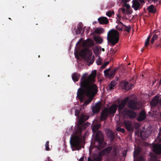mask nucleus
Here are the masks:
<instances>
[{"label":"nucleus","mask_w":161,"mask_h":161,"mask_svg":"<svg viewBox=\"0 0 161 161\" xmlns=\"http://www.w3.org/2000/svg\"><path fill=\"white\" fill-rule=\"evenodd\" d=\"M96 73L97 71L94 70L88 76L87 74H84L81 79L80 83V87L78 90L77 97L82 102L86 93L89 97L84 103L86 105L91 102L98 92L96 85L92 83L96 77Z\"/></svg>","instance_id":"1"},{"label":"nucleus","mask_w":161,"mask_h":161,"mask_svg":"<svg viewBox=\"0 0 161 161\" xmlns=\"http://www.w3.org/2000/svg\"><path fill=\"white\" fill-rule=\"evenodd\" d=\"M129 99V97H127L123 100L118 105H116L117 106V108L118 107V110L119 113L122 114L124 118L129 117L130 119H133L136 115V112L127 108H124Z\"/></svg>","instance_id":"2"},{"label":"nucleus","mask_w":161,"mask_h":161,"mask_svg":"<svg viewBox=\"0 0 161 161\" xmlns=\"http://www.w3.org/2000/svg\"><path fill=\"white\" fill-rule=\"evenodd\" d=\"M117 108V106L115 104H112L109 108H105L101 113L100 120H105L107 119L109 114H115Z\"/></svg>","instance_id":"3"},{"label":"nucleus","mask_w":161,"mask_h":161,"mask_svg":"<svg viewBox=\"0 0 161 161\" xmlns=\"http://www.w3.org/2000/svg\"><path fill=\"white\" fill-rule=\"evenodd\" d=\"M119 33L118 31L114 29L109 31L107 34V40L112 46L117 43L119 41Z\"/></svg>","instance_id":"4"},{"label":"nucleus","mask_w":161,"mask_h":161,"mask_svg":"<svg viewBox=\"0 0 161 161\" xmlns=\"http://www.w3.org/2000/svg\"><path fill=\"white\" fill-rule=\"evenodd\" d=\"M81 137L82 136L81 135L71 136L70 138V144L75 150H79L81 149L80 144L81 142Z\"/></svg>","instance_id":"5"},{"label":"nucleus","mask_w":161,"mask_h":161,"mask_svg":"<svg viewBox=\"0 0 161 161\" xmlns=\"http://www.w3.org/2000/svg\"><path fill=\"white\" fill-rule=\"evenodd\" d=\"M92 51L87 48L83 49L79 53L80 56L83 58L87 62L89 61V63L90 64H92L94 61L93 59L94 57L93 56L92 59Z\"/></svg>","instance_id":"6"},{"label":"nucleus","mask_w":161,"mask_h":161,"mask_svg":"<svg viewBox=\"0 0 161 161\" xmlns=\"http://www.w3.org/2000/svg\"><path fill=\"white\" fill-rule=\"evenodd\" d=\"M104 137L102 132L101 131H98L96 134L95 138V143L97 145L99 149L104 148L105 146V144L103 143Z\"/></svg>","instance_id":"7"},{"label":"nucleus","mask_w":161,"mask_h":161,"mask_svg":"<svg viewBox=\"0 0 161 161\" xmlns=\"http://www.w3.org/2000/svg\"><path fill=\"white\" fill-rule=\"evenodd\" d=\"M152 151L157 155H161V144L154 143L152 147Z\"/></svg>","instance_id":"8"},{"label":"nucleus","mask_w":161,"mask_h":161,"mask_svg":"<svg viewBox=\"0 0 161 161\" xmlns=\"http://www.w3.org/2000/svg\"><path fill=\"white\" fill-rule=\"evenodd\" d=\"M122 88L126 91L129 90L133 87V85L132 84H129L127 81H123L120 84Z\"/></svg>","instance_id":"9"},{"label":"nucleus","mask_w":161,"mask_h":161,"mask_svg":"<svg viewBox=\"0 0 161 161\" xmlns=\"http://www.w3.org/2000/svg\"><path fill=\"white\" fill-rule=\"evenodd\" d=\"M128 102L127 105L128 107L130 109L133 110H135L137 109V102L132 99L128 100Z\"/></svg>","instance_id":"10"},{"label":"nucleus","mask_w":161,"mask_h":161,"mask_svg":"<svg viewBox=\"0 0 161 161\" xmlns=\"http://www.w3.org/2000/svg\"><path fill=\"white\" fill-rule=\"evenodd\" d=\"M111 70V68H109L104 70V73L105 76L109 78H112L114 77L115 74L114 72H113L112 70Z\"/></svg>","instance_id":"11"},{"label":"nucleus","mask_w":161,"mask_h":161,"mask_svg":"<svg viewBox=\"0 0 161 161\" xmlns=\"http://www.w3.org/2000/svg\"><path fill=\"white\" fill-rule=\"evenodd\" d=\"M124 124L126 129L129 131L133 130L134 128L132 126V123L130 121H125Z\"/></svg>","instance_id":"12"},{"label":"nucleus","mask_w":161,"mask_h":161,"mask_svg":"<svg viewBox=\"0 0 161 161\" xmlns=\"http://www.w3.org/2000/svg\"><path fill=\"white\" fill-rule=\"evenodd\" d=\"M102 154L101 152L97 154H94L92 155L93 159L95 161H102L103 159Z\"/></svg>","instance_id":"13"},{"label":"nucleus","mask_w":161,"mask_h":161,"mask_svg":"<svg viewBox=\"0 0 161 161\" xmlns=\"http://www.w3.org/2000/svg\"><path fill=\"white\" fill-rule=\"evenodd\" d=\"M107 135L110 139L111 141H113L115 138V134L113 131L110 130H108L107 132Z\"/></svg>","instance_id":"14"},{"label":"nucleus","mask_w":161,"mask_h":161,"mask_svg":"<svg viewBox=\"0 0 161 161\" xmlns=\"http://www.w3.org/2000/svg\"><path fill=\"white\" fill-rule=\"evenodd\" d=\"M146 113L144 111L142 110L139 113L138 120L140 121H142L146 119Z\"/></svg>","instance_id":"15"},{"label":"nucleus","mask_w":161,"mask_h":161,"mask_svg":"<svg viewBox=\"0 0 161 161\" xmlns=\"http://www.w3.org/2000/svg\"><path fill=\"white\" fill-rule=\"evenodd\" d=\"M159 100V97L157 96H155L152 99L150 104L153 107L156 106L158 103Z\"/></svg>","instance_id":"16"},{"label":"nucleus","mask_w":161,"mask_h":161,"mask_svg":"<svg viewBox=\"0 0 161 161\" xmlns=\"http://www.w3.org/2000/svg\"><path fill=\"white\" fill-rule=\"evenodd\" d=\"M101 108V105L100 104H96L92 107V112L93 113H98L100 110Z\"/></svg>","instance_id":"17"},{"label":"nucleus","mask_w":161,"mask_h":161,"mask_svg":"<svg viewBox=\"0 0 161 161\" xmlns=\"http://www.w3.org/2000/svg\"><path fill=\"white\" fill-rule=\"evenodd\" d=\"M89 118V116L87 115H85V114L81 115V117L78 120L79 123L81 124L86 120H87Z\"/></svg>","instance_id":"18"},{"label":"nucleus","mask_w":161,"mask_h":161,"mask_svg":"<svg viewBox=\"0 0 161 161\" xmlns=\"http://www.w3.org/2000/svg\"><path fill=\"white\" fill-rule=\"evenodd\" d=\"M99 23L101 24H107L108 22V20L106 17H101L98 19Z\"/></svg>","instance_id":"19"},{"label":"nucleus","mask_w":161,"mask_h":161,"mask_svg":"<svg viewBox=\"0 0 161 161\" xmlns=\"http://www.w3.org/2000/svg\"><path fill=\"white\" fill-rule=\"evenodd\" d=\"M140 6V3L139 2L136 0H133V3L132 7L135 10H138Z\"/></svg>","instance_id":"20"},{"label":"nucleus","mask_w":161,"mask_h":161,"mask_svg":"<svg viewBox=\"0 0 161 161\" xmlns=\"http://www.w3.org/2000/svg\"><path fill=\"white\" fill-rule=\"evenodd\" d=\"M112 149V147H108L104 149L101 153L103 155H108L111 152Z\"/></svg>","instance_id":"21"},{"label":"nucleus","mask_w":161,"mask_h":161,"mask_svg":"<svg viewBox=\"0 0 161 161\" xmlns=\"http://www.w3.org/2000/svg\"><path fill=\"white\" fill-rule=\"evenodd\" d=\"M80 75L77 73H74L72 75V79L75 82L78 81L80 78Z\"/></svg>","instance_id":"22"},{"label":"nucleus","mask_w":161,"mask_h":161,"mask_svg":"<svg viewBox=\"0 0 161 161\" xmlns=\"http://www.w3.org/2000/svg\"><path fill=\"white\" fill-rule=\"evenodd\" d=\"M86 127L87 125L85 124L82 123L81 124H80L78 122V129L80 132H81L82 130H85Z\"/></svg>","instance_id":"23"},{"label":"nucleus","mask_w":161,"mask_h":161,"mask_svg":"<svg viewBox=\"0 0 161 161\" xmlns=\"http://www.w3.org/2000/svg\"><path fill=\"white\" fill-rule=\"evenodd\" d=\"M115 87V84L114 81H112L107 87V91H111L114 89Z\"/></svg>","instance_id":"24"},{"label":"nucleus","mask_w":161,"mask_h":161,"mask_svg":"<svg viewBox=\"0 0 161 161\" xmlns=\"http://www.w3.org/2000/svg\"><path fill=\"white\" fill-rule=\"evenodd\" d=\"M82 28V23L80 22L78 24V26H77V29L75 32L76 35L79 34L81 31Z\"/></svg>","instance_id":"25"},{"label":"nucleus","mask_w":161,"mask_h":161,"mask_svg":"<svg viewBox=\"0 0 161 161\" xmlns=\"http://www.w3.org/2000/svg\"><path fill=\"white\" fill-rule=\"evenodd\" d=\"M147 9L149 12L151 13H154L156 12V10L154 8V6L153 5H151L147 8Z\"/></svg>","instance_id":"26"},{"label":"nucleus","mask_w":161,"mask_h":161,"mask_svg":"<svg viewBox=\"0 0 161 161\" xmlns=\"http://www.w3.org/2000/svg\"><path fill=\"white\" fill-rule=\"evenodd\" d=\"M100 126V124H97L94 125L92 127V131L93 132L95 133L99 129Z\"/></svg>","instance_id":"27"},{"label":"nucleus","mask_w":161,"mask_h":161,"mask_svg":"<svg viewBox=\"0 0 161 161\" xmlns=\"http://www.w3.org/2000/svg\"><path fill=\"white\" fill-rule=\"evenodd\" d=\"M104 32V29L103 28H99L96 29L95 30V32L98 34L103 33Z\"/></svg>","instance_id":"28"},{"label":"nucleus","mask_w":161,"mask_h":161,"mask_svg":"<svg viewBox=\"0 0 161 161\" xmlns=\"http://www.w3.org/2000/svg\"><path fill=\"white\" fill-rule=\"evenodd\" d=\"M95 41L97 43L101 44L103 42V39L100 37H95L94 38Z\"/></svg>","instance_id":"29"},{"label":"nucleus","mask_w":161,"mask_h":161,"mask_svg":"<svg viewBox=\"0 0 161 161\" xmlns=\"http://www.w3.org/2000/svg\"><path fill=\"white\" fill-rule=\"evenodd\" d=\"M124 26L125 27L124 31H127L128 33L130 32V30L131 29V26L130 25L127 26L125 25H124Z\"/></svg>","instance_id":"30"},{"label":"nucleus","mask_w":161,"mask_h":161,"mask_svg":"<svg viewBox=\"0 0 161 161\" xmlns=\"http://www.w3.org/2000/svg\"><path fill=\"white\" fill-rule=\"evenodd\" d=\"M114 11L109 10L108 12H107L106 13V15L108 17H111L112 14H114Z\"/></svg>","instance_id":"31"},{"label":"nucleus","mask_w":161,"mask_h":161,"mask_svg":"<svg viewBox=\"0 0 161 161\" xmlns=\"http://www.w3.org/2000/svg\"><path fill=\"white\" fill-rule=\"evenodd\" d=\"M150 38V36H148L145 41V47H147L148 46L149 42V40Z\"/></svg>","instance_id":"32"},{"label":"nucleus","mask_w":161,"mask_h":161,"mask_svg":"<svg viewBox=\"0 0 161 161\" xmlns=\"http://www.w3.org/2000/svg\"><path fill=\"white\" fill-rule=\"evenodd\" d=\"M116 130L119 132H121L122 133L125 132V130L123 128H121L120 127H118L116 128Z\"/></svg>","instance_id":"33"},{"label":"nucleus","mask_w":161,"mask_h":161,"mask_svg":"<svg viewBox=\"0 0 161 161\" xmlns=\"http://www.w3.org/2000/svg\"><path fill=\"white\" fill-rule=\"evenodd\" d=\"M49 142L48 141H47L45 143V148L46 150L47 151H49L50 150V148L49 147Z\"/></svg>","instance_id":"34"},{"label":"nucleus","mask_w":161,"mask_h":161,"mask_svg":"<svg viewBox=\"0 0 161 161\" xmlns=\"http://www.w3.org/2000/svg\"><path fill=\"white\" fill-rule=\"evenodd\" d=\"M139 152H140L139 150H135L133 154V156L134 158L136 156H137L138 155L139 153Z\"/></svg>","instance_id":"35"},{"label":"nucleus","mask_w":161,"mask_h":161,"mask_svg":"<svg viewBox=\"0 0 161 161\" xmlns=\"http://www.w3.org/2000/svg\"><path fill=\"white\" fill-rule=\"evenodd\" d=\"M123 26L118 25L116 26V28L118 30L121 31L123 30Z\"/></svg>","instance_id":"36"},{"label":"nucleus","mask_w":161,"mask_h":161,"mask_svg":"<svg viewBox=\"0 0 161 161\" xmlns=\"http://www.w3.org/2000/svg\"><path fill=\"white\" fill-rule=\"evenodd\" d=\"M134 161H144V159L142 156H140L136 160H135Z\"/></svg>","instance_id":"37"},{"label":"nucleus","mask_w":161,"mask_h":161,"mask_svg":"<svg viewBox=\"0 0 161 161\" xmlns=\"http://www.w3.org/2000/svg\"><path fill=\"white\" fill-rule=\"evenodd\" d=\"M109 62H106L103 64L101 68L103 69L105 68L106 66L109 64Z\"/></svg>","instance_id":"38"},{"label":"nucleus","mask_w":161,"mask_h":161,"mask_svg":"<svg viewBox=\"0 0 161 161\" xmlns=\"http://www.w3.org/2000/svg\"><path fill=\"white\" fill-rule=\"evenodd\" d=\"M75 116H78L79 115L80 113V111L78 109H76L75 111Z\"/></svg>","instance_id":"39"},{"label":"nucleus","mask_w":161,"mask_h":161,"mask_svg":"<svg viewBox=\"0 0 161 161\" xmlns=\"http://www.w3.org/2000/svg\"><path fill=\"white\" fill-rule=\"evenodd\" d=\"M96 62L97 65H100L101 63V60H100V59L99 58H98L96 60Z\"/></svg>","instance_id":"40"},{"label":"nucleus","mask_w":161,"mask_h":161,"mask_svg":"<svg viewBox=\"0 0 161 161\" xmlns=\"http://www.w3.org/2000/svg\"><path fill=\"white\" fill-rule=\"evenodd\" d=\"M158 38V36L157 35L154 34L153 35L152 38L153 39V40H155L157 39Z\"/></svg>","instance_id":"41"},{"label":"nucleus","mask_w":161,"mask_h":161,"mask_svg":"<svg viewBox=\"0 0 161 161\" xmlns=\"http://www.w3.org/2000/svg\"><path fill=\"white\" fill-rule=\"evenodd\" d=\"M125 7L127 9H129L130 7V6L129 4H126V3H125Z\"/></svg>","instance_id":"42"},{"label":"nucleus","mask_w":161,"mask_h":161,"mask_svg":"<svg viewBox=\"0 0 161 161\" xmlns=\"http://www.w3.org/2000/svg\"><path fill=\"white\" fill-rule=\"evenodd\" d=\"M118 24L119 25L122 26H124V25L123 24V23L120 21H119L118 22Z\"/></svg>","instance_id":"43"},{"label":"nucleus","mask_w":161,"mask_h":161,"mask_svg":"<svg viewBox=\"0 0 161 161\" xmlns=\"http://www.w3.org/2000/svg\"><path fill=\"white\" fill-rule=\"evenodd\" d=\"M120 9L121 10V11L123 14H124L125 13V10L124 8H120Z\"/></svg>","instance_id":"44"},{"label":"nucleus","mask_w":161,"mask_h":161,"mask_svg":"<svg viewBox=\"0 0 161 161\" xmlns=\"http://www.w3.org/2000/svg\"><path fill=\"white\" fill-rule=\"evenodd\" d=\"M82 40H83V39L82 38L80 39L79 40V41L77 42V43L76 44V45H77L78 44H79L82 41Z\"/></svg>","instance_id":"45"},{"label":"nucleus","mask_w":161,"mask_h":161,"mask_svg":"<svg viewBox=\"0 0 161 161\" xmlns=\"http://www.w3.org/2000/svg\"><path fill=\"white\" fill-rule=\"evenodd\" d=\"M87 161H95L93 159H92L91 157H89L88 158Z\"/></svg>","instance_id":"46"},{"label":"nucleus","mask_w":161,"mask_h":161,"mask_svg":"<svg viewBox=\"0 0 161 161\" xmlns=\"http://www.w3.org/2000/svg\"><path fill=\"white\" fill-rule=\"evenodd\" d=\"M118 68H116L112 70L113 72H114V73L115 74L116 72L118 70Z\"/></svg>","instance_id":"47"},{"label":"nucleus","mask_w":161,"mask_h":161,"mask_svg":"<svg viewBox=\"0 0 161 161\" xmlns=\"http://www.w3.org/2000/svg\"><path fill=\"white\" fill-rule=\"evenodd\" d=\"M161 136V128H160L159 129V132L158 134V136Z\"/></svg>","instance_id":"48"},{"label":"nucleus","mask_w":161,"mask_h":161,"mask_svg":"<svg viewBox=\"0 0 161 161\" xmlns=\"http://www.w3.org/2000/svg\"><path fill=\"white\" fill-rule=\"evenodd\" d=\"M129 1L130 0H122V1L125 3H126Z\"/></svg>","instance_id":"49"},{"label":"nucleus","mask_w":161,"mask_h":161,"mask_svg":"<svg viewBox=\"0 0 161 161\" xmlns=\"http://www.w3.org/2000/svg\"><path fill=\"white\" fill-rule=\"evenodd\" d=\"M154 41H155V40H153V39L152 38L151 41V44H153Z\"/></svg>","instance_id":"50"},{"label":"nucleus","mask_w":161,"mask_h":161,"mask_svg":"<svg viewBox=\"0 0 161 161\" xmlns=\"http://www.w3.org/2000/svg\"><path fill=\"white\" fill-rule=\"evenodd\" d=\"M46 161H52L50 159V157H48L46 160Z\"/></svg>","instance_id":"51"},{"label":"nucleus","mask_w":161,"mask_h":161,"mask_svg":"<svg viewBox=\"0 0 161 161\" xmlns=\"http://www.w3.org/2000/svg\"><path fill=\"white\" fill-rule=\"evenodd\" d=\"M83 160H84V157H82L80 159L79 161H83Z\"/></svg>","instance_id":"52"},{"label":"nucleus","mask_w":161,"mask_h":161,"mask_svg":"<svg viewBox=\"0 0 161 161\" xmlns=\"http://www.w3.org/2000/svg\"><path fill=\"white\" fill-rule=\"evenodd\" d=\"M110 50H111V51H112V53H114L116 52L115 51H114V49L113 48H111Z\"/></svg>","instance_id":"53"},{"label":"nucleus","mask_w":161,"mask_h":161,"mask_svg":"<svg viewBox=\"0 0 161 161\" xmlns=\"http://www.w3.org/2000/svg\"><path fill=\"white\" fill-rule=\"evenodd\" d=\"M158 142H161V138H160L158 139Z\"/></svg>","instance_id":"54"},{"label":"nucleus","mask_w":161,"mask_h":161,"mask_svg":"<svg viewBox=\"0 0 161 161\" xmlns=\"http://www.w3.org/2000/svg\"><path fill=\"white\" fill-rule=\"evenodd\" d=\"M159 103L161 105V98H160L159 100Z\"/></svg>","instance_id":"55"},{"label":"nucleus","mask_w":161,"mask_h":161,"mask_svg":"<svg viewBox=\"0 0 161 161\" xmlns=\"http://www.w3.org/2000/svg\"><path fill=\"white\" fill-rule=\"evenodd\" d=\"M75 57H78V55L77 54H76L75 53Z\"/></svg>","instance_id":"56"},{"label":"nucleus","mask_w":161,"mask_h":161,"mask_svg":"<svg viewBox=\"0 0 161 161\" xmlns=\"http://www.w3.org/2000/svg\"><path fill=\"white\" fill-rule=\"evenodd\" d=\"M123 156H124V157L126 156V154H123Z\"/></svg>","instance_id":"57"},{"label":"nucleus","mask_w":161,"mask_h":161,"mask_svg":"<svg viewBox=\"0 0 161 161\" xmlns=\"http://www.w3.org/2000/svg\"><path fill=\"white\" fill-rule=\"evenodd\" d=\"M102 50L103 51H105V50H104V48H102Z\"/></svg>","instance_id":"58"},{"label":"nucleus","mask_w":161,"mask_h":161,"mask_svg":"<svg viewBox=\"0 0 161 161\" xmlns=\"http://www.w3.org/2000/svg\"><path fill=\"white\" fill-rule=\"evenodd\" d=\"M141 50H142V52L143 51V48Z\"/></svg>","instance_id":"59"},{"label":"nucleus","mask_w":161,"mask_h":161,"mask_svg":"<svg viewBox=\"0 0 161 161\" xmlns=\"http://www.w3.org/2000/svg\"><path fill=\"white\" fill-rule=\"evenodd\" d=\"M156 161H160V160H158Z\"/></svg>","instance_id":"60"},{"label":"nucleus","mask_w":161,"mask_h":161,"mask_svg":"<svg viewBox=\"0 0 161 161\" xmlns=\"http://www.w3.org/2000/svg\"><path fill=\"white\" fill-rule=\"evenodd\" d=\"M40 57V56L39 55L38 56V57H39V58Z\"/></svg>","instance_id":"61"},{"label":"nucleus","mask_w":161,"mask_h":161,"mask_svg":"<svg viewBox=\"0 0 161 161\" xmlns=\"http://www.w3.org/2000/svg\"><path fill=\"white\" fill-rule=\"evenodd\" d=\"M75 27L74 28V30H75Z\"/></svg>","instance_id":"62"},{"label":"nucleus","mask_w":161,"mask_h":161,"mask_svg":"<svg viewBox=\"0 0 161 161\" xmlns=\"http://www.w3.org/2000/svg\"><path fill=\"white\" fill-rule=\"evenodd\" d=\"M160 116L161 117V113L160 114Z\"/></svg>","instance_id":"63"}]
</instances>
